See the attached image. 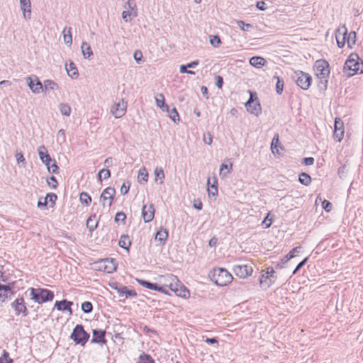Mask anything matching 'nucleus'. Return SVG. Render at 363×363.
Segmentation results:
<instances>
[{"label": "nucleus", "instance_id": "30", "mask_svg": "<svg viewBox=\"0 0 363 363\" xmlns=\"http://www.w3.org/2000/svg\"><path fill=\"white\" fill-rule=\"evenodd\" d=\"M118 293L121 296H136L137 294L134 290H129L126 286H122L121 288H116Z\"/></svg>", "mask_w": 363, "mask_h": 363}, {"label": "nucleus", "instance_id": "34", "mask_svg": "<svg viewBox=\"0 0 363 363\" xmlns=\"http://www.w3.org/2000/svg\"><path fill=\"white\" fill-rule=\"evenodd\" d=\"M60 112L62 115L65 116H69L71 114V107L69 105L65 103H61L59 105Z\"/></svg>", "mask_w": 363, "mask_h": 363}, {"label": "nucleus", "instance_id": "42", "mask_svg": "<svg viewBox=\"0 0 363 363\" xmlns=\"http://www.w3.org/2000/svg\"><path fill=\"white\" fill-rule=\"evenodd\" d=\"M298 180L300 183L306 186H308L311 182V177L306 173H301L299 175Z\"/></svg>", "mask_w": 363, "mask_h": 363}, {"label": "nucleus", "instance_id": "60", "mask_svg": "<svg viewBox=\"0 0 363 363\" xmlns=\"http://www.w3.org/2000/svg\"><path fill=\"white\" fill-rule=\"evenodd\" d=\"M46 167L48 168V170L50 172L53 173V174H57L58 173L59 167L56 164L55 162H54L52 165H50V164H49L48 166H46Z\"/></svg>", "mask_w": 363, "mask_h": 363}, {"label": "nucleus", "instance_id": "35", "mask_svg": "<svg viewBox=\"0 0 363 363\" xmlns=\"http://www.w3.org/2000/svg\"><path fill=\"white\" fill-rule=\"evenodd\" d=\"M98 221L96 216L89 217L86 220V226L90 231L94 230L97 228Z\"/></svg>", "mask_w": 363, "mask_h": 363}, {"label": "nucleus", "instance_id": "21", "mask_svg": "<svg viewBox=\"0 0 363 363\" xmlns=\"http://www.w3.org/2000/svg\"><path fill=\"white\" fill-rule=\"evenodd\" d=\"M43 93L45 94H47L50 91L57 90L60 88L58 84L51 79L45 80L43 83Z\"/></svg>", "mask_w": 363, "mask_h": 363}, {"label": "nucleus", "instance_id": "6", "mask_svg": "<svg viewBox=\"0 0 363 363\" xmlns=\"http://www.w3.org/2000/svg\"><path fill=\"white\" fill-rule=\"evenodd\" d=\"M127 106V102L123 99H117L111 105L110 113L115 118H121L125 114Z\"/></svg>", "mask_w": 363, "mask_h": 363}, {"label": "nucleus", "instance_id": "48", "mask_svg": "<svg viewBox=\"0 0 363 363\" xmlns=\"http://www.w3.org/2000/svg\"><path fill=\"white\" fill-rule=\"evenodd\" d=\"M301 247H296L293 248L290 252L285 257L286 262L294 258L295 255L300 252Z\"/></svg>", "mask_w": 363, "mask_h": 363}, {"label": "nucleus", "instance_id": "26", "mask_svg": "<svg viewBox=\"0 0 363 363\" xmlns=\"http://www.w3.org/2000/svg\"><path fill=\"white\" fill-rule=\"evenodd\" d=\"M168 237V232L166 229L161 228L155 234V239L160 245H163Z\"/></svg>", "mask_w": 363, "mask_h": 363}, {"label": "nucleus", "instance_id": "37", "mask_svg": "<svg viewBox=\"0 0 363 363\" xmlns=\"http://www.w3.org/2000/svg\"><path fill=\"white\" fill-rule=\"evenodd\" d=\"M123 1L124 3L123 8L125 10L136 11V4L134 0H123Z\"/></svg>", "mask_w": 363, "mask_h": 363}, {"label": "nucleus", "instance_id": "16", "mask_svg": "<svg viewBox=\"0 0 363 363\" xmlns=\"http://www.w3.org/2000/svg\"><path fill=\"white\" fill-rule=\"evenodd\" d=\"M142 216L145 223L152 221L155 216V208L152 203L149 206L144 205L142 209Z\"/></svg>", "mask_w": 363, "mask_h": 363}, {"label": "nucleus", "instance_id": "56", "mask_svg": "<svg viewBox=\"0 0 363 363\" xmlns=\"http://www.w3.org/2000/svg\"><path fill=\"white\" fill-rule=\"evenodd\" d=\"M47 199L48 203H51L52 206L55 203V201L57 200V195L54 193H49L47 194V196L45 197Z\"/></svg>", "mask_w": 363, "mask_h": 363}, {"label": "nucleus", "instance_id": "18", "mask_svg": "<svg viewBox=\"0 0 363 363\" xmlns=\"http://www.w3.org/2000/svg\"><path fill=\"white\" fill-rule=\"evenodd\" d=\"M38 152L41 162L46 166L52 162V158L48 152V150L45 145H40L38 148Z\"/></svg>", "mask_w": 363, "mask_h": 363}, {"label": "nucleus", "instance_id": "11", "mask_svg": "<svg viewBox=\"0 0 363 363\" xmlns=\"http://www.w3.org/2000/svg\"><path fill=\"white\" fill-rule=\"evenodd\" d=\"M26 80L28 87L33 94H39L43 93V83H41L37 76L28 77Z\"/></svg>", "mask_w": 363, "mask_h": 363}, {"label": "nucleus", "instance_id": "52", "mask_svg": "<svg viewBox=\"0 0 363 363\" xmlns=\"http://www.w3.org/2000/svg\"><path fill=\"white\" fill-rule=\"evenodd\" d=\"M92 308V304L89 301H85L82 304V310L86 313H90Z\"/></svg>", "mask_w": 363, "mask_h": 363}, {"label": "nucleus", "instance_id": "38", "mask_svg": "<svg viewBox=\"0 0 363 363\" xmlns=\"http://www.w3.org/2000/svg\"><path fill=\"white\" fill-rule=\"evenodd\" d=\"M137 281L140 285H141L147 289L155 290V291L157 290V288L158 286L157 284H152V283H150L147 281L142 280V279H137Z\"/></svg>", "mask_w": 363, "mask_h": 363}, {"label": "nucleus", "instance_id": "44", "mask_svg": "<svg viewBox=\"0 0 363 363\" xmlns=\"http://www.w3.org/2000/svg\"><path fill=\"white\" fill-rule=\"evenodd\" d=\"M57 140L60 145L65 143V141H66L65 130L60 129L58 130L57 135Z\"/></svg>", "mask_w": 363, "mask_h": 363}, {"label": "nucleus", "instance_id": "53", "mask_svg": "<svg viewBox=\"0 0 363 363\" xmlns=\"http://www.w3.org/2000/svg\"><path fill=\"white\" fill-rule=\"evenodd\" d=\"M237 24L238 26V27L243 31H247L250 28H251L252 27V26L250 23H245L244 21H237Z\"/></svg>", "mask_w": 363, "mask_h": 363}, {"label": "nucleus", "instance_id": "9", "mask_svg": "<svg viewBox=\"0 0 363 363\" xmlns=\"http://www.w3.org/2000/svg\"><path fill=\"white\" fill-rule=\"evenodd\" d=\"M296 83L303 90H308L311 84V77L302 71L296 73Z\"/></svg>", "mask_w": 363, "mask_h": 363}, {"label": "nucleus", "instance_id": "43", "mask_svg": "<svg viewBox=\"0 0 363 363\" xmlns=\"http://www.w3.org/2000/svg\"><path fill=\"white\" fill-rule=\"evenodd\" d=\"M79 200L82 203L88 206L91 201V198L87 193L82 192L79 195Z\"/></svg>", "mask_w": 363, "mask_h": 363}, {"label": "nucleus", "instance_id": "8", "mask_svg": "<svg viewBox=\"0 0 363 363\" xmlns=\"http://www.w3.org/2000/svg\"><path fill=\"white\" fill-rule=\"evenodd\" d=\"M233 271L237 277L244 279L252 274L253 268L251 264H238L233 267Z\"/></svg>", "mask_w": 363, "mask_h": 363}, {"label": "nucleus", "instance_id": "57", "mask_svg": "<svg viewBox=\"0 0 363 363\" xmlns=\"http://www.w3.org/2000/svg\"><path fill=\"white\" fill-rule=\"evenodd\" d=\"M265 273L267 274H268V277H269L270 278H274V281L275 282L276 280H277V276H276V272H275V270L274 269L273 267H267L266 269V272Z\"/></svg>", "mask_w": 363, "mask_h": 363}, {"label": "nucleus", "instance_id": "59", "mask_svg": "<svg viewBox=\"0 0 363 363\" xmlns=\"http://www.w3.org/2000/svg\"><path fill=\"white\" fill-rule=\"evenodd\" d=\"M133 57L138 64H140L143 59L142 52L137 50L134 52Z\"/></svg>", "mask_w": 363, "mask_h": 363}, {"label": "nucleus", "instance_id": "1", "mask_svg": "<svg viewBox=\"0 0 363 363\" xmlns=\"http://www.w3.org/2000/svg\"><path fill=\"white\" fill-rule=\"evenodd\" d=\"M160 285L168 287L175 294L182 298H188L189 291L182 284L178 278L172 274L161 275L157 278Z\"/></svg>", "mask_w": 363, "mask_h": 363}, {"label": "nucleus", "instance_id": "41", "mask_svg": "<svg viewBox=\"0 0 363 363\" xmlns=\"http://www.w3.org/2000/svg\"><path fill=\"white\" fill-rule=\"evenodd\" d=\"M274 78L277 79L276 91L278 94H281L284 89V81L278 76H274Z\"/></svg>", "mask_w": 363, "mask_h": 363}, {"label": "nucleus", "instance_id": "33", "mask_svg": "<svg viewBox=\"0 0 363 363\" xmlns=\"http://www.w3.org/2000/svg\"><path fill=\"white\" fill-rule=\"evenodd\" d=\"M217 183L216 179H214V182L213 184H210V179L207 181V185H208V194L209 196H215L218 194V189L216 184Z\"/></svg>", "mask_w": 363, "mask_h": 363}, {"label": "nucleus", "instance_id": "25", "mask_svg": "<svg viewBox=\"0 0 363 363\" xmlns=\"http://www.w3.org/2000/svg\"><path fill=\"white\" fill-rule=\"evenodd\" d=\"M155 103L157 106L160 108L163 111H169V106L165 104L164 96L162 94H158L155 96Z\"/></svg>", "mask_w": 363, "mask_h": 363}, {"label": "nucleus", "instance_id": "61", "mask_svg": "<svg viewBox=\"0 0 363 363\" xmlns=\"http://www.w3.org/2000/svg\"><path fill=\"white\" fill-rule=\"evenodd\" d=\"M15 157H16L18 164H21V163H23L24 164H26L25 158H24V156L22 152H16Z\"/></svg>", "mask_w": 363, "mask_h": 363}, {"label": "nucleus", "instance_id": "22", "mask_svg": "<svg viewBox=\"0 0 363 363\" xmlns=\"http://www.w3.org/2000/svg\"><path fill=\"white\" fill-rule=\"evenodd\" d=\"M274 283V278H270L266 273L259 277V284L262 289H267Z\"/></svg>", "mask_w": 363, "mask_h": 363}, {"label": "nucleus", "instance_id": "55", "mask_svg": "<svg viewBox=\"0 0 363 363\" xmlns=\"http://www.w3.org/2000/svg\"><path fill=\"white\" fill-rule=\"evenodd\" d=\"M278 143H279V136H278V135H277L276 136H274L273 138L272 144H271L272 151L274 154L275 153V150L277 152H278V150H277Z\"/></svg>", "mask_w": 363, "mask_h": 363}, {"label": "nucleus", "instance_id": "3", "mask_svg": "<svg viewBox=\"0 0 363 363\" xmlns=\"http://www.w3.org/2000/svg\"><path fill=\"white\" fill-rule=\"evenodd\" d=\"M313 69L317 77L326 85L330 73L329 63L325 60H318L314 63Z\"/></svg>", "mask_w": 363, "mask_h": 363}, {"label": "nucleus", "instance_id": "39", "mask_svg": "<svg viewBox=\"0 0 363 363\" xmlns=\"http://www.w3.org/2000/svg\"><path fill=\"white\" fill-rule=\"evenodd\" d=\"M135 17L137 16V11H131L129 10H124L122 13V18L125 22H130L131 21V16Z\"/></svg>", "mask_w": 363, "mask_h": 363}, {"label": "nucleus", "instance_id": "28", "mask_svg": "<svg viewBox=\"0 0 363 363\" xmlns=\"http://www.w3.org/2000/svg\"><path fill=\"white\" fill-rule=\"evenodd\" d=\"M266 60L259 56H255L250 58V64L257 68H259L265 65Z\"/></svg>", "mask_w": 363, "mask_h": 363}, {"label": "nucleus", "instance_id": "10", "mask_svg": "<svg viewBox=\"0 0 363 363\" xmlns=\"http://www.w3.org/2000/svg\"><path fill=\"white\" fill-rule=\"evenodd\" d=\"M115 194L116 190L112 187H108L103 191L100 199L104 207L109 208L111 206Z\"/></svg>", "mask_w": 363, "mask_h": 363}, {"label": "nucleus", "instance_id": "36", "mask_svg": "<svg viewBox=\"0 0 363 363\" xmlns=\"http://www.w3.org/2000/svg\"><path fill=\"white\" fill-rule=\"evenodd\" d=\"M232 170V164L228 167L225 164H222L220 167L219 174L222 177H225Z\"/></svg>", "mask_w": 363, "mask_h": 363}, {"label": "nucleus", "instance_id": "50", "mask_svg": "<svg viewBox=\"0 0 363 363\" xmlns=\"http://www.w3.org/2000/svg\"><path fill=\"white\" fill-rule=\"evenodd\" d=\"M169 118L174 122L177 123L179 121V113L175 108H173L169 111Z\"/></svg>", "mask_w": 363, "mask_h": 363}, {"label": "nucleus", "instance_id": "14", "mask_svg": "<svg viewBox=\"0 0 363 363\" xmlns=\"http://www.w3.org/2000/svg\"><path fill=\"white\" fill-rule=\"evenodd\" d=\"M11 307L14 309L16 315H18L20 314H23L25 316L27 315V308L23 298L16 299L11 303Z\"/></svg>", "mask_w": 363, "mask_h": 363}, {"label": "nucleus", "instance_id": "45", "mask_svg": "<svg viewBox=\"0 0 363 363\" xmlns=\"http://www.w3.org/2000/svg\"><path fill=\"white\" fill-rule=\"evenodd\" d=\"M154 174L155 176V180H157V178H160L161 179L160 184H162L163 179H164V173L163 169L161 167H157L155 169Z\"/></svg>", "mask_w": 363, "mask_h": 363}, {"label": "nucleus", "instance_id": "64", "mask_svg": "<svg viewBox=\"0 0 363 363\" xmlns=\"http://www.w3.org/2000/svg\"><path fill=\"white\" fill-rule=\"evenodd\" d=\"M203 142L208 145H211L213 141L212 135L210 133L207 134V136L206 135H203Z\"/></svg>", "mask_w": 363, "mask_h": 363}, {"label": "nucleus", "instance_id": "63", "mask_svg": "<svg viewBox=\"0 0 363 363\" xmlns=\"http://www.w3.org/2000/svg\"><path fill=\"white\" fill-rule=\"evenodd\" d=\"M125 218H126V216L123 212L117 213L116 215V217H115V220L116 222L124 221L125 220Z\"/></svg>", "mask_w": 363, "mask_h": 363}, {"label": "nucleus", "instance_id": "12", "mask_svg": "<svg viewBox=\"0 0 363 363\" xmlns=\"http://www.w3.org/2000/svg\"><path fill=\"white\" fill-rule=\"evenodd\" d=\"M99 270L112 273L116 271L117 264L114 259H104L97 263Z\"/></svg>", "mask_w": 363, "mask_h": 363}, {"label": "nucleus", "instance_id": "58", "mask_svg": "<svg viewBox=\"0 0 363 363\" xmlns=\"http://www.w3.org/2000/svg\"><path fill=\"white\" fill-rule=\"evenodd\" d=\"M48 184L51 188L55 189L57 188L58 183L56 178L54 176H52L49 179H48Z\"/></svg>", "mask_w": 363, "mask_h": 363}, {"label": "nucleus", "instance_id": "13", "mask_svg": "<svg viewBox=\"0 0 363 363\" xmlns=\"http://www.w3.org/2000/svg\"><path fill=\"white\" fill-rule=\"evenodd\" d=\"M333 137L339 143L344 137V123L340 118L335 119Z\"/></svg>", "mask_w": 363, "mask_h": 363}, {"label": "nucleus", "instance_id": "46", "mask_svg": "<svg viewBox=\"0 0 363 363\" xmlns=\"http://www.w3.org/2000/svg\"><path fill=\"white\" fill-rule=\"evenodd\" d=\"M111 177V172L107 169H102L98 173V177L100 181H101L102 177L104 179H107Z\"/></svg>", "mask_w": 363, "mask_h": 363}, {"label": "nucleus", "instance_id": "51", "mask_svg": "<svg viewBox=\"0 0 363 363\" xmlns=\"http://www.w3.org/2000/svg\"><path fill=\"white\" fill-rule=\"evenodd\" d=\"M220 39L218 35L211 36L210 43L212 46L218 48L220 45Z\"/></svg>", "mask_w": 363, "mask_h": 363}, {"label": "nucleus", "instance_id": "2", "mask_svg": "<svg viewBox=\"0 0 363 363\" xmlns=\"http://www.w3.org/2000/svg\"><path fill=\"white\" fill-rule=\"evenodd\" d=\"M30 299L35 303L41 304L47 301H51L54 298V294L51 291L41 288H30Z\"/></svg>", "mask_w": 363, "mask_h": 363}, {"label": "nucleus", "instance_id": "17", "mask_svg": "<svg viewBox=\"0 0 363 363\" xmlns=\"http://www.w3.org/2000/svg\"><path fill=\"white\" fill-rule=\"evenodd\" d=\"M347 35V29L345 26L338 28L336 30L335 38L339 48L344 47V38Z\"/></svg>", "mask_w": 363, "mask_h": 363}, {"label": "nucleus", "instance_id": "49", "mask_svg": "<svg viewBox=\"0 0 363 363\" xmlns=\"http://www.w3.org/2000/svg\"><path fill=\"white\" fill-rule=\"evenodd\" d=\"M13 360L9 357V353L6 351H3V354L0 357V363H12Z\"/></svg>", "mask_w": 363, "mask_h": 363}, {"label": "nucleus", "instance_id": "54", "mask_svg": "<svg viewBox=\"0 0 363 363\" xmlns=\"http://www.w3.org/2000/svg\"><path fill=\"white\" fill-rule=\"evenodd\" d=\"M148 179V174L145 168L140 169L138 174V179L147 182Z\"/></svg>", "mask_w": 363, "mask_h": 363}, {"label": "nucleus", "instance_id": "7", "mask_svg": "<svg viewBox=\"0 0 363 363\" xmlns=\"http://www.w3.org/2000/svg\"><path fill=\"white\" fill-rule=\"evenodd\" d=\"M89 337V334L84 331L82 325H77L74 328V329L71 335V338L77 344H81L82 345H84L86 342Z\"/></svg>", "mask_w": 363, "mask_h": 363}, {"label": "nucleus", "instance_id": "23", "mask_svg": "<svg viewBox=\"0 0 363 363\" xmlns=\"http://www.w3.org/2000/svg\"><path fill=\"white\" fill-rule=\"evenodd\" d=\"M13 294L11 289L9 286L0 285V303H3L11 295Z\"/></svg>", "mask_w": 363, "mask_h": 363}, {"label": "nucleus", "instance_id": "24", "mask_svg": "<svg viewBox=\"0 0 363 363\" xmlns=\"http://www.w3.org/2000/svg\"><path fill=\"white\" fill-rule=\"evenodd\" d=\"M63 40L65 45L70 47L72 44V28L65 27L62 30Z\"/></svg>", "mask_w": 363, "mask_h": 363}, {"label": "nucleus", "instance_id": "32", "mask_svg": "<svg viewBox=\"0 0 363 363\" xmlns=\"http://www.w3.org/2000/svg\"><path fill=\"white\" fill-rule=\"evenodd\" d=\"M82 55L85 58H89L93 55V52L89 44L86 42H83L81 45Z\"/></svg>", "mask_w": 363, "mask_h": 363}, {"label": "nucleus", "instance_id": "4", "mask_svg": "<svg viewBox=\"0 0 363 363\" xmlns=\"http://www.w3.org/2000/svg\"><path fill=\"white\" fill-rule=\"evenodd\" d=\"M211 279L216 285L223 286L232 281L233 276L225 269L218 268L213 269Z\"/></svg>", "mask_w": 363, "mask_h": 363}, {"label": "nucleus", "instance_id": "40", "mask_svg": "<svg viewBox=\"0 0 363 363\" xmlns=\"http://www.w3.org/2000/svg\"><path fill=\"white\" fill-rule=\"evenodd\" d=\"M356 38V33L354 31H352L347 34V43L349 48H352V47L355 44Z\"/></svg>", "mask_w": 363, "mask_h": 363}, {"label": "nucleus", "instance_id": "5", "mask_svg": "<svg viewBox=\"0 0 363 363\" xmlns=\"http://www.w3.org/2000/svg\"><path fill=\"white\" fill-rule=\"evenodd\" d=\"M360 67V59L357 54L352 53L344 65L343 71L348 76L352 77L357 74Z\"/></svg>", "mask_w": 363, "mask_h": 363}, {"label": "nucleus", "instance_id": "47", "mask_svg": "<svg viewBox=\"0 0 363 363\" xmlns=\"http://www.w3.org/2000/svg\"><path fill=\"white\" fill-rule=\"evenodd\" d=\"M139 359L140 362L138 363H155L154 359L148 354H140Z\"/></svg>", "mask_w": 363, "mask_h": 363}, {"label": "nucleus", "instance_id": "29", "mask_svg": "<svg viewBox=\"0 0 363 363\" xmlns=\"http://www.w3.org/2000/svg\"><path fill=\"white\" fill-rule=\"evenodd\" d=\"M105 331L104 330H96L93 331V337L92 342L97 343H104L105 342Z\"/></svg>", "mask_w": 363, "mask_h": 363}, {"label": "nucleus", "instance_id": "31", "mask_svg": "<svg viewBox=\"0 0 363 363\" xmlns=\"http://www.w3.org/2000/svg\"><path fill=\"white\" fill-rule=\"evenodd\" d=\"M118 245L121 247H122L126 250H129V247L131 245V241H130V238L125 235H121L119 239V241H118Z\"/></svg>", "mask_w": 363, "mask_h": 363}, {"label": "nucleus", "instance_id": "62", "mask_svg": "<svg viewBox=\"0 0 363 363\" xmlns=\"http://www.w3.org/2000/svg\"><path fill=\"white\" fill-rule=\"evenodd\" d=\"M323 208L325 211L330 212L332 209V204L327 200H324L322 203Z\"/></svg>", "mask_w": 363, "mask_h": 363}, {"label": "nucleus", "instance_id": "20", "mask_svg": "<svg viewBox=\"0 0 363 363\" xmlns=\"http://www.w3.org/2000/svg\"><path fill=\"white\" fill-rule=\"evenodd\" d=\"M21 9L23 11L25 19L30 18L31 5L30 0H20Z\"/></svg>", "mask_w": 363, "mask_h": 363}, {"label": "nucleus", "instance_id": "27", "mask_svg": "<svg viewBox=\"0 0 363 363\" xmlns=\"http://www.w3.org/2000/svg\"><path fill=\"white\" fill-rule=\"evenodd\" d=\"M66 70L68 75L72 78H77L79 76L78 70L73 62H70L68 65L66 64Z\"/></svg>", "mask_w": 363, "mask_h": 363}, {"label": "nucleus", "instance_id": "15", "mask_svg": "<svg viewBox=\"0 0 363 363\" xmlns=\"http://www.w3.org/2000/svg\"><path fill=\"white\" fill-rule=\"evenodd\" d=\"M245 106L248 112L255 116H259L261 113V106L259 102L254 101L252 96H250L249 100L245 103Z\"/></svg>", "mask_w": 363, "mask_h": 363}, {"label": "nucleus", "instance_id": "19", "mask_svg": "<svg viewBox=\"0 0 363 363\" xmlns=\"http://www.w3.org/2000/svg\"><path fill=\"white\" fill-rule=\"evenodd\" d=\"M73 305V302L68 301L67 300H62L60 301H56L55 303V308H56L58 311H67L69 315L72 314V310L71 306Z\"/></svg>", "mask_w": 363, "mask_h": 363}]
</instances>
